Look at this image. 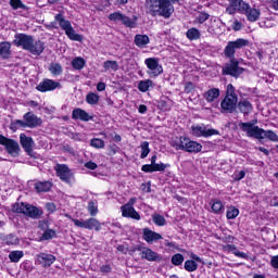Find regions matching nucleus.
I'll return each instance as SVG.
<instances>
[{
  "label": "nucleus",
  "mask_w": 278,
  "mask_h": 278,
  "mask_svg": "<svg viewBox=\"0 0 278 278\" xmlns=\"http://www.w3.org/2000/svg\"><path fill=\"white\" fill-rule=\"evenodd\" d=\"M191 134L195 138H210V136H218V130L207 128L205 125H197L191 127Z\"/></svg>",
  "instance_id": "12"
},
{
  "label": "nucleus",
  "mask_w": 278,
  "mask_h": 278,
  "mask_svg": "<svg viewBox=\"0 0 278 278\" xmlns=\"http://www.w3.org/2000/svg\"><path fill=\"white\" fill-rule=\"evenodd\" d=\"M219 97L220 89L218 88H211L203 94V98L205 99V101H207V103H214Z\"/></svg>",
  "instance_id": "23"
},
{
  "label": "nucleus",
  "mask_w": 278,
  "mask_h": 278,
  "mask_svg": "<svg viewBox=\"0 0 278 278\" xmlns=\"http://www.w3.org/2000/svg\"><path fill=\"white\" fill-rule=\"evenodd\" d=\"M56 88H61V85L52 79H45L37 86L39 92H49L51 90H56Z\"/></svg>",
  "instance_id": "17"
},
{
  "label": "nucleus",
  "mask_w": 278,
  "mask_h": 278,
  "mask_svg": "<svg viewBox=\"0 0 278 278\" xmlns=\"http://www.w3.org/2000/svg\"><path fill=\"white\" fill-rule=\"evenodd\" d=\"M18 129V127H27V122H25V119H16L13 124H12V128L14 129Z\"/></svg>",
  "instance_id": "55"
},
{
  "label": "nucleus",
  "mask_w": 278,
  "mask_h": 278,
  "mask_svg": "<svg viewBox=\"0 0 278 278\" xmlns=\"http://www.w3.org/2000/svg\"><path fill=\"white\" fill-rule=\"evenodd\" d=\"M237 108L241 114H251L253 112V104L249 100H240Z\"/></svg>",
  "instance_id": "24"
},
{
  "label": "nucleus",
  "mask_w": 278,
  "mask_h": 278,
  "mask_svg": "<svg viewBox=\"0 0 278 278\" xmlns=\"http://www.w3.org/2000/svg\"><path fill=\"white\" fill-rule=\"evenodd\" d=\"M170 147L176 151H186V153H201L203 146L192 141L188 137H175L170 140Z\"/></svg>",
  "instance_id": "4"
},
{
  "label": "nucleus",
  "mask_w": 278,
  "mask_h": 278,
  "mask_svg": "<svg viewBox=\"0 0 278 278\" xmlns=\"http://www.w3.org/2000/svg\"><path fill=\"white\" fill-rule=\"evenodd\" d=\"M65 34L67 38H70V40H74L75 42H81V40H84V37H81V35L76 34L73 26L68 30H66Z\"/></svg>",
  "instance_id": "36"
},
{
  "label": "nucleus",
  "mask_w": 278,
  "mask_h": 278,
  "mask_svg": "<svg viewBox=\"0 0 278 278\" xmlns=\"http://www.w3.org/2000/svg\"><path fill=\"white\" fill-rule=\"evenodd\" d=\"M20 143L26 153L34 151V139L25 134L20 135Z\"/></svg>",
  "instance_id": "20"
},
{
  "label": "nucleus",
  "mask_w": 278,
  "mask_h": 278,
  "mask_svg": "<svg viewBox=\"0 0 278 278\" xmlns=\"http://www.w3.org/2000/svg\"><path fill=\"white\" fill-rule=\"evenodd\" d=\"M141 170L143 173H154V167L151 164L142 165Z\"/></svg>",
  "instance_id": "57"
},
{
  "label": "nucleus",
  "mask_w": 278,
  "mask_h": 278,
  "mask_svg": "<svg viewBox=\"0 0 278 278\" xmlns=\"http://www.w3.org/2000/svg\"><path fill=\"white\" fill-rule=\"evenodd\" d=\"M42 238H43V240H51V239L55 238V230H53V229H47V230L42 233Z\"/></svg>",
  "instance_id": "52"
},
{
  "label": "nucleus",
  "mask_w": 278,
  "mask_h": 278,
  "mask_svg": "<svg viewBox=\"0 0 278 278\" xmlns=\"http://www.w3.org/2000/svg\"><path fill=\"white\" fill-rule=\"evenodd\" d=\"M255 123H240L239 127L242 131H245V134L250 138H256V140H264V138H267V140H270L271 142H278V136L273 130H264L257 126H254Z\"/></svg>",
  "instance_id": "3"
},
{
  "label": "nucleus",
  "mask_w": 278,
  "mask_h": 278,
  "mask_svg": "<svg viewBox=\"0 0 278 278\" xmlns=\"http://www.w3.org/2000/svg\"><path fill=\"white\" fill-rule=\"evenodd\" d=\"M208 18L210 14L201 12L198 15H195L193 23L194 25H203V23H205V21H207Z\"/></svg>",
  "instance_id": "40"
},
{
  "label": "nucleus",
  "mask_w": 278,
  "mask_h": 278,
  "mask_svg": "<svg viewBox=\"0 0 278 278\" xmlns=\"http://www.w3.org/2000/svg\"><path fill=\"white\" fill-rule=\"evenodd\" d=\"M240 215V210H238L236 206H229L226 213V218L228 220H233V218H238Z\"/></svg>",
  "instance_id": "38"
},
{
  "label": "nucleus",
  "mask_w": 278,
  "mask_h": 278,
  "mask_svg": "<svg viewBox=\"0 0 278 278\" xmlns=\"http://www.w3.org/2000/svg\"><path fill=\"white\" fill-rule=\"evenodd\" d=\"M172 264L174 266H181L184 264V255L182 254H175L172 256Z\"/></svg>",
  "instance_id": "50"
},
{
  "label": "nucleus",
  "mask_w": 278,
  "mask_h": 278,
  "mask_svg": "<svg viewBox=\"0 0 278 278\" xmlns=\"http://www.w3.org/2000/svg\"><path fill=\"white\" fill-rule=\"evenodd\" d=\"M270 265L273 266V268L278 269V255L271 257Z\"/></svg>",
  "instance_id": "60"
},
{
  "label": "nucleus",
  "mask_w": 278,
  "mask_h": 278,
  "mask_svg": "<svg viewBox=\"0 0 278 278\" xmlns=\"http://www.w3.org/2000/svg\"><path fill=\"white\" fill-rule=\"evenodd\" d=\"M123 25H125V27H130L134 28L136 27V21H132L131 18H129L127 15H122V21Z\"/></svg>",
  "instance_id": "49"
},
{
  "label": "nucleus",
  "mask_w": 278,
  "mask_h": 278,
  "mask_svg": "<svg viewBox=\"0 0 278 278\" xmlns=\"http://www.w3.org/2000/svg\"><path fill=\"white\" fill-rule=\"evenodd\" d=\"M12 45L8 41H3L0 43V56L3 60H8V58H10L12 51Z\"/></svg>",
  "instance_id": "25"
},
{
  "label": "nucleus",
  "mask_w": 278,
  "mask_h": 278,
  "mask_svg": "<svg viewBox=\"0 0 278 278\" xmlns=\"http://www.w3.org/2000/svg\"><path fill=\"white\" fill-rule=\"evenodd\" d=\"M72 118L74 121H84L85 123L92 121V116H90L88 112L83 109H74L72 112Z\"/></svg>",
  "instance_id": "21"
},
{
  "label": "nucleus",
  "mask_w": 278,
  "mask_h": 278,
  "mask_svg": "<svg viewBox=\"0 0 278 278\" xmlns=\"http://www.w3.org/2000/svg\"><path fill=\"white\" fill-rule=\"evenodd\" d=\"M230 4L232 8H236L237 12L243 14L245 8H248L249 3L244 2V0H230Z\"/></svg>",
  "instance_id": "31"
},
{
  "label": "nucleus",
  "mask_w": 278,
  "mask_h": 278,
  "mask_svg": "<svg viewBox=\"0 0 278 278\" xmlns=\"http://www.w3.org/2000/svg\"><path fill=\"white\" fill-rule=\"evenodd\" d=\"M249 40L244 38L229 41L224 50L225 56L233 60V58L236 56V51H238V49H244V47H249Z\"/></svg>",
  "instance_id": "7"
},
{
  "label": "nucleus",
  "mask_w": 278,
  "mask_h": 278,
  "mask_svg": "<svg viewBox=\"0 0 278 278\" xmlns=\"http://www.w3.org/2000/svg\"><path fill=\"white\" fill-rule=\"evenodd\" d=\"M212 212L214 214H223L225 212V204L220 200L212 201Z\"/></svg>",
  "instance_id": "32"
},
{
  "label": "nucleus",
  "mask_w": 278,
  "mask_h": 278,
  "mask_svg": "<svg viewBox=\"0 0 278 278\" xmlns=\"http://www.w3.org/2000/svg\"><path fill=\"white\" fill-rule=\"evenodd\" d=\"M49 71L52 75L58 77V75H62V65L59 63H52L49 67Z\"/></svg>",
  "instance_id": "44"
},
{
  "label": "nucleus",
  "mask_w": 278,
  "mask_h": 278,
  "mask_svg": "<svg viewBox=\"0 0 278 278\" xmlns=\"http://www.w3.org/2000/svg\"><path fill=\"white\" fill-rule=\"evenodd\" d=\"M142 238L148 244H153V242H157L159 240H163L162 235L149 229L144 228L142 231Z\"/></svg>",
  "instance_id": "19"
},
{
  "label": "nucleus",
  "mask_w": 278,
  "mask_h": 278,
  "mask_svg": "<svg viewBox=\"0 0 278 278\" xmlns=\"http://www.w3.org/2000/svg\"><path fill=\"white\" fill-rule=\"evenodd\" d=\"M220 21L216 17H212L207 24V31L208 34H218L220 31Z\"/></svg>",
  "instance_id": "26"
},
{
  "label": "nucleus",
  "mask_w": 278,
  "mask_h": 278,
  "mask_svg": "<svg viewBox=\"0 0 278 278\" xmlns=\"http://www.w3.org/2000/svg\"><path fill=\"white\" fill-rule=\"evenodd\" d=\"M72 223H74L75 227H80L81 229H94L96 231H101V223L98 222L97 218H89V219H75L70 217Z\"/></svg>",
  "instance_id": "9"
},
{
  "label": "nucleus",
  "mask_w": 278,
  "mask_h": 278,
  "mask_svg": "<svg viewBox=\"0 0 278 278\" xmlns=\"http://www.w3.org/2000/svg\"><path fill=\"white\" fill-rule=\"evenodd\" d=\"M12 210L17 214H25V216H29L30 218H38V216L42 215L40 208L25 203H16Z\"/></svg>",
  "instance_id": "6"
},
{
  "label": "nucleus",
  "mask_w": 278,
  "mask_h": 278,
  "mask_svg": "<svg viewBox=\"0 0 278 278\" xmlns=\"http://www.w3.org/2000/svg\"><path fill=\"white\" fill-rule=\"evenodd\" d=\"M122 216L124 218H132V220H140V213L134 206L124 204L121 206Z\"/></svg>",
  "instance_id": "18"
},
{
  "label": "nucleus",
  "mask_w": 278,
  "mask_h": 278,
  "mask_svg": "<svg viewBox=\"0 0 278 278\" xmlns=\"http://www.w3.org/2000/svg\"><path fill=\"white\" fill-rule=\"evenodd\" d=\"M243 14L250 23H255L260 21V16H262V12L260 11V9L251 7V4H248V7L243 11Z\"/></svg>",
  "instance_id": "14"
},
{
  "label": "nucleus",
  "mask_w": 278,
  "mask_h": 278,
  "mask_svg": "<svg viewBox=\"0 0 278 278\" xmlns=\"http://www.w3.org/2000/svg\"><path fill=\"white\" fill-rule=\"evenodd\" d=\"M237 105L238 94H236V88L233 85L229 84L226 89V96L220 102L222 111L226 112L227 114H233Z\"/></svg>",
  "instance_id": "5"
},
{
  "label": "nucleus",
  "mask_w": 278,
  "mask_h": 278,
  "mask_svg": "<svg viewBox=\"0 0 278 278\" xmlns=\"http://www.w3.org/2000/svg\"><path fill=\"white\" fill-rule=\"evenodd\" d=\"M52 187L53 184H51V181H39L35 184V189L37 192H49Z\"/></svg>",
  "instance_id": "30"
},
{
  "label": "nucleus",
  "mask_w": 278,
  "mask_h": 278,
  "mask_svg": "<svg viewBox=\"0 0 278 278\" xmlns=\"http://www.w3.org/2000/svg\"><path fill=\"white\" fill-rule=\"evenodd\" d=\"M117 251H119V253H124V255H127L129 250L125 245H118Z\"/></svg>",
  "instance_id": "62"
},
{
  "label": "nucleus",
  "mask_w": 278,
  "mask_h": 278,
  "mask_svg": "<svg viewBox=\"0 0 278 278\" xmlns=\"http://www.w3.org/2000/svg\"><path fill=\"white\" fill-rule=\"evenodd\" d=\"M186 36L188 40H199V38H201V31L198 28L192 27L187 30Z\"/></svg>",
  "instance_id": "35"
},
{
  "label": "nucleus",
  "mask_w": 278,
  "mask_h": 278,
  "mask_svg": "<svg viewBox=\"0 0 278 278\" xmlns=\"http://www.w3.org/2000/svg\"><path fill=\"white\" fill-rule=\"evenodd\" d=\"M168 166H170L169 164H164V163H155L153 165V170L154 173H159V172H164V169L168 168Z\"/></svg>",
  "instance_id": "53"
},
{
  "label": "nucleus",
  "mask_w": 278,
  "mask_h": 278,
  "mask_svg": "<svg viewBox=\"0 0 278 278\" xmlns=\"http://www.w3.org/2000/svg\"><path fill=\"white\" fill-rule=\"evenodd\" d=\"M136 47H139V49H144L147 45H149L150 39L147 35H136L134 40Z\"/></svg>",
  "instance_id": "28"
},
{
  "label": "nucleus",
  "mask_w": 278,
  "mask_h": 278,
  "mask_svg": "<svg viewBox=\"0 0 278 278\" xmlns=\"http://www.w3.org/2000/svg\"><path fill=\"white\" fill-rule=\"evenodd\" d=\"M144 64L148 68L147 73L151 77H160L164 73V67H162L157 58H148L144 60Z\"/></svg>",
  "instance_id": "8"
},
{
  "label": "nucleus",
  "mask_w": 278,
  "mask_h": 278,
  "mask_svg": "<svg viewBox=\"0 0 278 278\" xmlns=\"http://www.w3.org/2000/svg\"><path fill=\"white\" fill-rule=\"evenodd\" d=\"M152 220L154 225H157V227H164V225H166V218L160 214L153 215Z\"/></svg>",
  "instance_id": "47"
},
{
  "label": "nucleus",
  "mask_w": 278,
  "mask_h": 278,
  "mask_svg": "<svg viewBox=\"0 0 278 278\" xmlns=\"http://www.w3.org/2000/svg\"><path fill=\"white\" fill-rule=\"evenodd\" d=\"M179 0H148L147 12L151 16H163L164 18H170L173 12H175L174 3Z\"/></svg>",
  "instance_id": "2"
},
{
  "label": "nucleus",
  "mask_w": 278,
  "mask_h": 278,
  "mask_svg": "<svg viewBox=\"0 0 278 278\" xmlns=\"http://www.w3.org/2000/svg\"><path fill=\"white\" fill-rule=\"evenodd\" d=\"M224 251H227L228 253H232L233 255H236V257H241L242 260H247L249 257V255H247V253L240 252L238 250V248H236V245H233V244L225 245Z\"/></svg>",
  "instance_id": "27"
},
{
  "label": "nucleus",
  "mask_w": 278,
  "mask_h": 278,
  "mask_svg": "<svg viewBox=\"0 0 278 278\" xmlns=\"http://www.w3.org/2000/svg\"><path fill=\"white\" fill-rule=\"evenodd\" d=\"M10 5L12 10H27V5L21 0H10Z\"/></svg>",
  "instance_id": "45"
},
{
  "label": "nucleus",
  "mask_w": 278,
  "mask_h": 278,
  "mask_svg": "<svg viewBox=\"0 0 278 278\" xmlns=\"http://www.w3.org/2000/svg\"><path fill=\"white\" fill-rule=\"evenodd\" d=\"M36 262L39 264V266H43V268H49L54 262H55V256L53 254H48V253H39L36 256Z\"/></svg>",
  "instance_id": "16"
},
{
  "label": "nucleus",
  "mask_w": 278,
  "mask_h": 278,
  "mask_svg": "<svg viewBox=\"0 0 278 278\" xmlns=\"http://www.w3.org/2000/svg\"><path fill=\"white\" fill-rule=\"evenodd\" d=\"M55 21H58L60 27H62L65 31H68L73 27L71 22L68 20H65L64 15L62 14H56Z\"/></svg>",
  "instance_id": "29"
},
{
  "label": "nucleus",
  "mask_w": 278,
  "mask_h": 278,
  "mask_svg": "<svg viewBox=\"0 0 278 278\" xmlns=\"http://www.w3.org/2000/svg\"><path fill=\"white\" fill-rule=\"evenodd\" d=\"M103 68L105 71V73H108V71H113V73H116V71H118V62H116V61H105L103 63Z\"/></svg>",
  "instance_id": "37"
},
{
  "label": "nucleus",
  "mask_w": 278,
  "mask_h": 278,
  "mask_svg": "<svg viewBox=\"0 0 278 278\" xmlns=\"http://www.w3.org/2000/svg\"><path fill=\"white\" fill-rule=\"evenodd\" d=\"M87 211L89 212L90 216H97V214H99V205L96 201H90L88 203Z\"/></svg>",
  "instance_id": "41"
},
{
  "label": "nucleus",
  "mask_w": 278,
  "mask_h": 278,
  "mask_svg": "<svg viewBox=\"0 0 278 278\" xmlns=\"http://www.w3.org/2000/svg\"><path fill=\"white\" fill-rule=\"evenodd\" d=\"M123 13H121V12H114V13H111L110 15H109V18L111 20V21H114V22H116V21H122L123 20Z\"/></svg>",
  "instance_id": "54"
},
{
  "label": "nucleus",
  "mask_w": 278,
  "mask_h": 278,
  "mask_svg": "<svg viewBox=\"0 0 278 278\" xmlns=\"http://www.w3.org/2000/svg\"><path fill=\"white\" fill-rule=\"evenodd\" d=\"M260 26L261 27H273V25L270 24V20H267L265 22H261Z\"/></svg>",
  "instance_id": "64"
},
{
  "label": "nucleus",
  "mask_w": 278,
  "mask_h": 278,
  "mask_svg": "<svg viewBox=\"0 0 278 278\" xmlns=\"http://www.w3.org/2000/svg\"><path fill=\"white\" fill-rule=\"evenodd\" d=\"M247 173L244 170L235 172L233 179L235 181H240L241 179H244Z\"/></svg>",
  "instance_id": "56"
},
{
  "label": "nucleus",
  "mask_w": 278,
  "mask_h": 278,
  "mask_svg": "<svg viewBox=\"0 0 278 278\" xmlns=\"http://www.w3.org/2000/svg\"><path fill=\"white\" fill-rule=\"evenodd\" d=\"M23 118L26 122V127L29 129H35V127H40L42 125V119L31 112L24 114Z\"/></svg>",
  "instance_id": "15"
},
{
  "label": "nucleus",
  "mask_w": 278,
  "mask_h": 278,
  "mask_svg": "<svg viewBox=\"0 0 278 278\" xmlns=\"http://www.w3.org/2000/svg\"><path fill=\"white\" fill-rule=\"evenodd\" d=\"M224 75H231V77H239L244 73V68L238 66V62L231 61L223 68Z\"/></svg>",
  "instance_id": "13"
},
{
  "label": "nucleus",
  "mask_w": 278,
  "mask_h": 278,
  "mask_svg": "<svg viewBox=\"0 0 278 278\" xmlns=\"http://www.w3.org/2000/svg\"><path fill=\"white\" fill-rule=\"evenodd\" d=\"M90 146L93 147V149H105V141L100 138H93L90 141Z\"/></svg>",
  "instance_id": "46"
},
{
  "label": "nucleus",
  "mask_w": 278,
  "mask_h": 278,
  "mask_svg": "<svg viewBox=\"0 0 278 278\" xmlns=\"http://www.w3.org/2000/svg\"><path fill=\"white\" fill-rule=\"evenodd\" d=\"M197 268H199V265L197 264V262L192 260H188L185 262V270H187L188 273H194Z\"/></svg>",
  "instance_id": "42"
},
{
  "label": "nucleus",
  "mask_w": 278,
  "mask_h": 278,
  "mask_svg": "<svg viewBox=\"0 0 278 278\" xmlns=\"http://www.w3.org/2000/svg\"><path fill=\"white\" fill-rule=\"evenodd\" d=\"M103 90H105V83H98L97 91L98 92H103Z\"/></svg>",
  "instance_id": "63"
},
{
  "label": "nucleus",
  "mask_w": 278,
  "mask_h": 278,
  "mask_svg": "<svg viewBox=\"0 0 278 278\" xmlns=\"http://www.w3.org/2000/svg\"><path fill=\"white\" fill-rule=\"evenodd\" d=\"M24 255L25 253L23 251L15 250L10 252L9 260L10 262L17 264V262H21V260H23Z\"/></svg>",
  "instance_id": "33"
},
{
  "label": "nucleus",
  "mask_w": 278,
  "mask_h": 278,
  "mask_svg": "<svg viewBox=\"0 0 278 278\" xmlns=\"http://www.w3.org/2000/svg\"><path fill=\"white\" fill-rule=\"evenodd\" d=\"M72 66L76 71H81V68H84V66H86V60H84V58H81V56H77L72 61Z\"/></svg>",
  "instance_id": "39"
},
{
  "label": "nucleus",
  "mask_w": 278,
  "mask_h": 278,
  "mask_svg": "<svg viewBox=\"0 0 278 278\" xmlns=\"http://www.w3.org/2000/svg\"><path fill=\"white\" fill-rule=\"evenodd\" d=\"M226 12L227 14H236V12H238V10L236 8H233V5H229L227 9H226Z\"/></svg>",
  "instance_id": "61"
},
{
  "label": "nucleus",
  "mask_w": 278,
  "mask_h": 278,
  "mask_svg": "<svg viewBox=\"0 0 278 278\" xmlns=\"http://www.w3.org/2000/svg\"><path fill=\"white\" fill-rule=\"evenodd\" d=\"M54 170L61 181H64L65 184H71L73 179H75V176H73V172L71 170V168H68L66 164H56L54 166Z\"/></svg>",
  "instance_id": "11"
},
{
  "label": "nucleus",
  "mask_w": 278,
  "mask_h": 278,
  "mask_svg": "<svg viewBox=\"0 0 278 278\" xmlns=\"http://www.w3.org/2000/svg\"><path fill=\"white\" fill-rule=\"evenodd\" d=\"M97 163L89 161L87 163H85V168H88L89 170H97Z\"/></svg>",
  "instance_id": "58"
},
{
  "label": "nucleus",
  "mask_w": 278,
  "mask_h": 278,
  "mask_svg": "<svg viewBox=\"0 0 278 278\" xmlns=\"http://www.w3.org/2000/svg\"><path fill=\"white\" fill-rule=\"evenodd\" d=\"M0 144L5 147L7 153H9V155H12V157H18L21 146H18V142L14 141V139H9L0 135Z\"/></svg>",
  "instance_id": "10"
},
{
  "label": "nucleus",
  "mask_w": 278,
  "mask_h": 278,
  "mask_svg": "<svg viewBox=\"0 0 278 278\" xmlns=\"http://www.w3.org/2000/svg\"><path fill=\"white\" fill-rule=\"evenodd\" d=\"M15 47H22L24 51H28L31 55H42L46 46L42 40H35L31 35L17 34L13 40Z\"/></svg>",
  "instance_id": "1"
},
{
  "label": "nucleus",
  "mask_w": 278,
  "mask_h": 278,
  "mask_svg": "<svg viewBox=\"0 0 278 278\" xmlns=\"http://www.w3.org/2000/svg\"><path fill=\"white\" fill-rule=\"evenodd\" d=\"M149 88H153V80L151 79H146V80H140L138 84V90L140 92H148Z\"/></svg>",
  "instance_id": "34"
},
{
  "label": "nucleus",
  "mask_w": 278,
  "mask_h": 278,
  "mask_svg": "<svg viewBox=\"0 0 278 278\" xmlns=\"http://www.w3.org/2000/svg\"><path fill=\"white\" fill-rule=\"evenodd\" d=\"M5 244H18V237H16V235H8L4 239H3Z\"/></svg>",
  "instance_id": "51"
},
{
  "label": "nucleus",
  "mask_w": 278,
  "mask_h": 278,
  "mask_svg": "<svg viewBox=\"0 0 278 278\" xmlns=\"http://www.w3.org/2000/svg\"><path fill=\"white\" fill-rule=\"evenodd\" d=\"M86 101L89 105H97L99 103V94L91 92L87 94Z\"/></svg>",
  "instance_id": "48"
},
{
  "label": "nucleus",
  "mask_w": 278,
  "mask_h": 278,
  "mask_svg": "<svg viewBox=\"0 0 278 278\" xmlns=\"http://www.w3.org/2000/svg\"><path fill=\"white\" fill-rule=\"evenodd\" d=\"M140 149H141V160H144V157H147L149 155V153H151V149H149V141H143L140 144Z\"/></svg>",
  "instance_id": "43"
},
{
  "label": "nucleus",
  "mask_w": 278,
  "mask_h": 278,
  "mask_svg": "<svg viewBox=\"0 0 278 278\" xmlns=\"http://www.w3.org/2000/svg\"><path fill=\"white\" fill-rule=\"evenodd\" d=\"M232 29L233 31H240V29H242V23H240L238 20H235L232 22Z\"/></svg>",
  "instance_id": "59"
},
{
  "label": "nucleus",
  "mask_w": 278,
  "mask_h": 278,
  "mask_svg": "<svg viewBox=\"0 0 278 278\" xmlns=\"http://www.w3.org/2000/svg\"><path fill=\"white\" fill-rule=\"evenodd\" d=\"M142 260H147L148 262H157L160 256L150 248H141L140 250Z\"/></svg>",
  "instance_id": "22"
}]
</instances>
